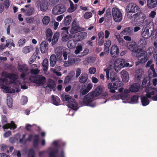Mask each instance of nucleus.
Segmentation results:
<instances>
[{"instance_id": "f257e3e1", "label": "nucleus", "mask_w": 157, "mask_h": 157, "mask_svg": "<svg viewBox=\"0 0 157 157\" xmlns=\"http://www.w3.org/2000/svg\"><path fill=\"white\" fill-rule=\"evenodd\" d=\"M125 11L127 16L129 19L137 21L140 20L141 22H143L146 16L141 11L140 9L136 4L130 3L126 6Z\"/></svg>"}, {"instance_id": "f03ea898", "label": "nucleus", "mask_w": 157, "mask_h": 157, "mask_svg": "<svg viewBox=\"0 0 157 157\" xmlns=\"http://www.w3.org/2000/svg\"><path fill=\"white\" fill-rule=\"evenodd\" d=\"M104 71L106 72L107 79L108 80L110 78L113 84V86L111 83H109L107 85L108 88L110 92L115 93L116 92L115 90L117 89V87H121L122 85V82L120 80L119 77L114 72H110L109 77V70L107 68L105 69Z\"/></svg>"}, {"instance_id": "7ed1b4c3", "label": "nucleus", "mask_w": 157, "mask_h": 157, "mask_svg": "<svg viewBox=\"0 0 157 157\" xmlns=\"http://www.w3.org/2000/svg\"><path fill=\"white\" fill-rule=\"evenodd\" d=\"M102 91V90L101 87H98L94 91L89 93L84 97L83 100V103L85 105L94 107L96 104L93 102V98L99 95Z\"/></svg>"}, {"instance_id": "20e7f679", "label": "nucleus", "mask_w": 157, "mask_h": 157, "mask_svg": "<svg viewBox=\"0 0 157 157\" xmlns=\"http://www.w3.org/2000/svg\"><path fill=\"white\" fill-rule=\"evenodd\" d=\"M126 47L131 51L136 53L137 57L143 56L145 54V52L142 48H140L135 42H128L126 44Z\"/></svg>"}, {"instance_id": "39448f33", "label": "nucleus", "mask_w": 157, "mask_h": 157, "mask_svg": "<svg viewBox=\"0 0 157 157\" xmlns=\"http://www.w3.org/2000/svg\"><path fill=\"white\" fill-rule=\"evenodd\" d=\"M2 124L3 125L2 128L4 129L10 128L14 130L17 127V125L14 122L12 121L10 123H7V120L6 117L4 115L2 116Z\"/></svg>"}, {"instance_id": "423d86ee", "label": "nucleus", "mask_w": 157, "mask_h": 157, "mask_svg": "<svg viewBox=\"0 0 157 157\" xmlns=\"http://www.w3.org/2000/svg\"><path fill=\"white\" fill-rule=\"evenodd\" d=\"M112 14L114 20L116 22H120L122 19V13L119 9L117 7L112 9Z\"/></svg>"}, {"instance_id": "0eeeda50", "label": "nucleus", "mask_w": 157, "mask_h": 157, "mask_svg": "<svg viewBox=\"0 0 157 157\" xmlns=\"http://www.w3.org/2000/svg\"><path fill=\"white\" fill-rule=\"evenodd\" d=\"M66 10L65 6L62 4H58L54 6L52 10V13L55 15L61 14Z\"/></svg>"}, {"instance_id": "6e6552de", "label": "nucleus", "mask_w": 157, "mask_h": 157, "mask_svg": "<svg viewBox=\"0 0 157 157\" xmlns=\"http://www.w3.org/2000/svg\"><path fill=\"white\" fill-rule=\"evenodd\" d=\"M17 68L18 71L21 73V78L22 79L24 80L25 76L29 73L28 67L26 64H19Z\"/></svg>"}, {"instance_id": "1a4fd4ad", "label": "nucleus", "mask_w": 157, "mask_h": 157, "mask_svg": "<svg viewBox=\"0 0 157 157\" xmlns=\"http://www.w3.org/2000/svg\"><path fill=\"white\" fill-rule=\"evenodd\" d=\"M68 27H63L61 29V36L62 37V40L63 42H66L69 39L73 38V35L68 34Z\"/></svg>"}, {"instance_id": "9d476101", "label": "nucleus", "mask_w": 157, "mask_h": 157, "mask_svg": "<svg viewBox=\"0 0 157 157\" xmlns=\"http://www.w3.org/2000/svg\"><path fill=\"white\" fill-rule=\"evenodd\" d=\"M157 34V32L156 30H153V32L151 31L149 32V29L148 27H146L143 30L141 33L142 36L146 39H148L151 36L153 37L156 36Z\"/></svg>"}, {"instance_id": "9b49d317", "label": "nucleus", "mask_w": 157, "mask_h": 157, "mask_svg": "<svg viewBox=\"0 0 157 157\" xmlns=\"http://www.w3.org/2000/svg\"><path fill=\"white\" fill-rule=\"evenodd\" d=\"M82 30V28L79 26V25L77 23L76 20L75 19L73 21L71 24V29L70 32L72 35Z\"/></svg>"}, {"instance_id": "f8f14e48", "label": "nucleus", "mask_w": 157, "mask_h": 157, "mask_svg": "<svg viewBox=\"0 0 157 157\" xmlns=\"http://www.w3.org/2000/svg\"><path fill=\"white\" fill-rule=\"evenodd\" d=\"M125 63L124 60L123 59H116L114 63L115 71L118 72V70H120L122 68H123Z\"/></svg>"}, {"instance_id": "ddd939ff", "label": "nucleus", "mask_w": 157, "mask_h": 157, "mask_svg": "<svg viewBox=\"0 0 157 157\" xmlns=\"http://www.w3.org/2000/svg\"><path fill=\"white\" fill-rule=\"evenodd\" d=\"M87 33L84 32H80L74 35H73V38H75L76 41H78L82 40L84 39L87 36Z\"/></svg>"}, {"instance_id": "4468645a", "label": "nucleus", "mask_w": 157, "mask_h": 157, "mask_svg": "<svg viewBox=\"0 0 157 157\" xmlns=\"http://www.w3.org/2000/svg\"><path fill=\"white\" fill-rule=\"evenodd\" d=\"M77 104L74 98L70 99L68 101L67 106L68 107L75 110H77L78 109Z\"/></svg>"}, {"instance_id": "2eb2a0df", "label": "nucleus", "mask_w": 157, "mask_h": 157, "mask_svg": "<svg viewBox=\"0 0 157 157\" xmlns=\"http://www.w3.org/2000/svg\"><path fill=\"white\" fill-rule=\"evenodd\" d=\"M119 53V49L116 45H113L110 49V54L112 57H116Z\"/></svg>"}, {"instance_id": "dca6fc26", "label": "nucleus", "mask_w": 157, "mask_h": 157, "mask_svg": "<svg viewBox=\"0 0 157 157\" xmlns=\"http://www.w3.org/2000/svg\"><path fill=\"white\" fill-rule=\"evenodd\" d=\"M46 81V78L42 75H37V80L36 84L40 85H44Z\"/></svg>"}, {"instance_id": "f3484780", "label": "nucleus", "mask_w": 157, "mask_h": 157, "mask_svg": "<svg viewBox=\"0 0 157 157\" xmlns=\"http://www.w3.org/2000/svg\"><path fill=\"white\" fill-rule=\"evenodd\" d=\"M48 45V42L45 41H44L41 42L40 46V48L42 53H44L47 51Z\"/></svg>"}, {"instance_id": "a211bd4d", "label": "nucleus", "mask_w": 157, "mask_h": 157, "mask_svg": "<svg viewBox=\"0 0 157 157\" xmlns=\"http://www.w3.org/2000/svg\"><path fill=\"white\" fill-rule=\"evenodd\" d=\"M154 64H151L148 71V76L149 78L155 77L157 76V74L154 68Z\"/></svg>"}, {"instance_id": "6ab92c4d", "label": "nucleus", "mask_w": 157, "mask_h": 157, "mask_svg": "<svg viewBox=\"0 0 157 157\" xmlns=\"http://www.w3.org/2000/svg\"><path fill=\"white\" fill-rule=\"evenodd\" d=\"M132 28L131 27H127L125 28L121 33L120 34L121 36L123 35H127L131 36L132 33Z\"/></svg>"}, {"instance_id": "aec40b11", "label": "nucleus", "mask_w": 157, "mask_h": 157, "mask_svg": "<svg viewBox=\"0 0 157 157\" xmlns=\"http://www.w3.org/2000/svg\"><path fill=\"white\" fill-rule=\"evenodd\" d=\"M56 84L54 80L52 79H49L48 80V83L47 86L45 87V90H48L49 91H52V90L53 89Z\"/></svg>"}, {"instance_id": "412c9836", "label": "nucleus", "mask_w": 157, "mask_h": 157, "mask_svg": "<svg viewBox=\"0 0 157 157\" xmlns=\"http://www.w3.org/2000/svg\"><path fill=\"white\" fill-rule=\"evenodd\" d=\"M140 88V84L138 83H135L130 86L129 89L132 92H136L139 91Z\"/></svg>"}, {"instance_id": "4be33fe9", "label": "nucleus", "mask_w": 157, "mask_h": 157, "mask_svg": "<svg viewBox=\"0 0 157 157\" xmlns=\"http://www.w3.org/2000/svg\"><path fill=\"white\" fill-rule=\"evenodd\" d=\"M121 75L122 80L124 82H126L128 81L129 75L126 71L122 70L121 72Z\"/></svg>"}, {"instance_id": "5701e85b", "label": "nucleus", "mask_w": 157, "mask_h": 157, "mask_svg": "<svg viewBox=\"0 0 157 157\" xmlns=\"http://www.w3.org/2000/svg\"><path fill=\"white\" fill-rule=\"evenodd\" d=\"M144 75V71L141 68L136 70V71L135 78L136 79L139 80H140Z\"/></svg>"}, {"instance_id": "b1692460", "label": "nucleus", "mask_w": 157, "mask_h": 157, "mask_svg": "<svg viewBox=\"0 0 157 157\" xmlns=\"http://www.w3.org/2000/svg\"><path fill=\"white\" fill-rule=\"evenodd\" d=\"M48 3L45 1H42L40 4V9L42 12L46 11L48 9Z\"/></svg>"}, {"instance_id": "393cba45", "label": "nucleus", "mask_w": 157, "mask_h": 157, "mask_svg": "<svg viewBox=\"0 0 157 157\" xmlns=\"http://www.w3.org/2000/svg\"><path fill=\"white\" fill-rule=\"evenodd\" d=\"M39 142V136L38 134H35L34 136L33 146L34 148H37Z\"/></svg>"}, {"instance_id": "a878e982", "label": "nucleus", "mask_w": 157, "mask_h": 157, "mask_svg": "<svg viewBox=\"0 0 157 157\" xmlns=\"http://www.w3.org/2000/svg\"><path fill=\"white\" fill-rule=\"evenodd\" d=\"M157 4V0H147V6L148 8L151 9L156 6Z\"/></svg>"}, {"instance_id": "bb28decb", "label": "nucleus", "mask_w": 157, "mask_h": 157, "mask_svg": "<svg viewBox=\"0 0 157 157\" xmlns=\"http://www.w3.org/2000/svg\"><path fill=\"white\" fill-rule=\"evenodd\" d=\"M52 30L50 29H48L46 32V39L50 42L52 40Z\"/></svg>"}, {"instance_id": "cd10ccee", "label": "nucleus", "mask_w": 157, "mask_h": 157, "mask_svg": "<svg viewBox=\"0 0 157 157\" xmlns=\"http://www.w3.org/2000/svg\"><path fill=\"white\" fill-rule=\"evenodd\" d=\"M88 78V75L86 74H82L79 78V81L81 83H84Z\"/></svg>"}, {"instance_id": "c85d7f7f", "label": "nucleus", "mask_w": 157, "mask_h": 157, "mask_svg": "<svg viewBox=\"0 0 157 157\" xmlns=\"http://www.w3.org/2000/svg\"><path fill=\"white\" fill-rule=\"evenodd\" d=\"M150 85V82L149 78H144L142 83V87L143 88H147Z\"/></svg>"}, {"instance_id": "c756f323", "label": "nucleus", "mask_w": 157, "mask_h": 157, "mask_svg": "<svg viewBox=\"0 0 157 157\" xmlns=\"http://www.w3.org/2000/svg\"><path fill=\"white\" fill-rule=\"evenodd\" d=\"M51 101L53 104L56 105H58L60 102L59 98L56 96L52 95Z\"/></svg>"}, {"instance_id": "7c9ffc66", "label": "nucleus", "mask_w": 157, "mask_h": 157, "mask_svg": "<svg viewBox=\"0 0 157 157\" xmlns=\"http://www.w3.org/2000/svg\"><path fill=\"white\" fill-rule=\"evenodd\" d=\"M56 57L55 55H52L50 58V64L52 67H54L56 62Z\"/></svg>"}, {"instance_id": "2f4dec72", "label": "nucleus", "mask_w": 157, "mask_h": 157, "mask_svg": "<svg viewBox=\"0 0 157 157\" xmlns=\"http://www.w3.org/2000/svg\"><path fill=\"white\" fill-rule=\"evenodd\" d=\"M59 150L57 149H53L48 153L49 157H57Z\"/></svg>"}, {"instance_id": "473e14b6", "label": "nucleus", "mask_w": 157, "mask_h": 157, "mask_svg": "<svg viewBox=\"0 0 157 157\" xmlns=\"http://www.w3.org/2000/svg\"><path fill=\"white\" fill-rule=\"evenodd\" d=\"M77 44L76 41H75L74 40H69L67 43V47L69 48H74L75 46V45Z\"/></svg>"}, {"instance_id": "72a5a7b5", "label": "nucleus", "mask_w": 157, "mask_h": 157, "mask_svg": "<svg viewBox=\"0 0 157 157\" xmlns=\"http://www.w3.org/2000/svg\"><path fill=\"white\" fill-rule=\"evenodd\" d=\"M141 102L143 106H146L149 103V101L145 96H141Z\"/></svg>"}, {"instance_id": "f704fd0d", "label": "nucleus", "mask_w": 157, "mask_h": 157, "mask_svg": "<svg viewBox=\"0 0 157 157\" xmlns=\"http://www.w3.org/2000/svg\"><path fill=\"white\" fill-rule=\"evenodd\" d=\"M7 77L10 79L11 80L12 82H13L17 80L18 78V76L17 75L13 73L9 74L8 75Z\"/></svg>"}, {"instance_id": "c9c22d12", "label": "nucleus", "mask_w": 157, "mask_h": 157, "mask_svg": "<svg viewBox=\"0 0 157 157\" xmlns=\"http://www.w3.org/2000/svg\"><path fill=\"white\" fill-rule=\"evenodd\" d=\"M72 17L69 15H67L64 17L63 20V24L66 26L69 25L71 21Z\"/></svg>"}, {"instance_id": "e433bc0d", "label": "nucleus", "mask_w": 157, "mask_h": 157, "mask_svg": "<svg viewBox=\"0 0 157 157\" xmlns=\"http://www.w3.org/2000/svg\"><path fill=\"white\" fill-rule=\"evenodd\" d=\"M75 73L73 72H71L69 75L66 76L64 81V83L65 84L68 83L70 80L72 79L73 75H74Z\"/></svg>"}, {"instance_id": "4c0bfd02", "label": "nucleus", "mask_w": 157, "mask_h": 157, "mask_svg": "<svg viewBox=\"0 0 157 157\" xmlns=\"http://www.w3.org/2000/svg\"><path fill=\"white\" fill-rule=\"evenodd\" d=\"M75 60L74 59H69L67 61H65L64 63L65 67H69L74 64L75 63Z\"/></svg>"}, {"instance_id": "58836bf2", "label": "nucleus", "mask_w": 157, "mask_h": 157, "mask_svg": "<svg viewBox=\"0 0 157 157\" xmlns=\"http://www.w3.org/2000/svg\"><path fill=\"white\" fill-rule=\"evenodd\" d=\"M148 59V57L146 56L141 58L140 59H138V61L136 62V65H138L140 63H144L147 61Z\"/></svg>"}, {"instance_id": "ea45409f", "label": "nucleus", "mask_w": 157, "mask_h": 157, "mask_svg": "<svg viewBox=\"0 0 157 157\" xmlns=\"http://www.w3.org/2000/svg\"><path fill=\"white\" fill-rule=\"evenodd\" d=\"M59 34L56 33H55L53 37L52 40V45L55 44L57 42L59 39Z\"/></svg>"}, {"instance_id": "a19ab883", "label": "nucleus", "mask_w": 157, "mask_h": 157, "mask_svg": "<svg viewBox=\"0 0 157 157\" xmlns=\"http://www.w3.org/2000/svg\"><path fill=\"white\" fill-rule=\"evenodd\" d=\"M48 60L47 59H45L43 61L42 66L43 67V70L44 71H46L48 69Z\"/></svg>"}, {"instance_id": "79ce46f5", "label": "nucleus", "mask_w": 157, "mask_h": 157, "mask_svg": "<svg viewBox=\"0 0 157 157\" xmlns=\"http://www.w3.org/2000/svg\"><path fill=\"white\" fill-rule=\"evenodd\" d=\"M9 148V146H7L6 145L2 144L0 145V148L1 149L5 152H6L7 153L9 152V151L8 150V148Z\"/></svg>"}, {"instance_id": "37998d69", "label": "nucleus", "mask_w": 157, "mask_h": 157, "mask_svg": "<svg viewBox=\"0 0 157 157\" xmlns=\"http://www.w3.org/2000/svg\"><path fill=\"white\" fill-rule=\"evenodd\" d=\"M50 20V17L48 16H44L42 19L43 24L44 25H47Z\"/></svg>"}, {"instance_id": "c03bdc74", "label": "nucleus", "mask_w": 157, "mask_h": 157, "mask_svg": "<svg viewBox=\"0 0 157 157\" xmlns=\"http://www.w3.org/2000/svg\"><path fill=\"white\" fill-rule=\"evenodd\" d=\"M34 12V8L33 7H32L27 10L26 13L27 15L30 16L33 14Z\"/></svg>"}, {"instance_id": "a18cd8bd", "label": "nucleus", "mask_w": 157, "mask_h": 157, "mask_svg": "<svg viewBox=\"0 0 157 157\" xmlns=\"http://www.w3.org/2000/svg\"><path fill=\"white\" fill-rule=\"evenodd\" d=\"M139 97L135 95L132 96L131 98V101L133 103H136L138 102Z\"/></svg>"}, {"instance_id": "49530a36", "label": "nucleus", "mask_w": 157, "mask_h": 157, "mask_svg": "<svg viewBox=\"0 0 157 157\" xmlns=\"http://www.w3.org/2000/svg\"><path fill=\"white\" fill-rule=\"evenodd\" d=\"M93 14L91 12H86L84 15V17L85 19H88L92 16Z\"/></svg>"}, {"instance_id": "de8ad7c7", "label": "nucleus", "mask_w": 157, "mask_h": 157, "mask_svg": "<svg viewBox=\"0 0 157 157\" xmlns=\"http://www.w3.org/2000/svg\"><path fill=\"white\" fill-rule=\"evenodd\" d=\"M25 41L26 40L25 39H21L18 41V45L19 47H22L25 44Z\"/></svg>"}, {"instance_id": "09e8293b", "label": "nucleus", "mask_w": 157, "mask_h": 157, "mask_svg": "<svg viewBox=\"0 0 157 157\" xmlns=\"http://www.w3.org/2000/svg\"><path fill=\"white\" fill-rule=\"evenodd\" d=\"M35 153L34 150L31 149L29 151L28 157H35Z\"/></svg>"}, {"instance_id": "8fccbe9b", "label": "nucleus", "mask_w": 157, "mask_h": 157, "mask_svg": "<svg viewBox=\"0 0 157 157\" xmlns=\"http://www.w3.org/2000/svg\"><path fill=\"white\" fill-rule=\"evenodd\" d=\"M59 0H49L48 3L49 5L52 6H54L57 4Z\"/></svg>"}, {"instance_id": "3c124183", "label": "nucleus", "mask_w": 157, "mask_h": 157, "mask_svg": "<svg viewBox=\"0 0 157 157\" xmlns=\"http://www.w3.org/2000/svg\"><path fill=\"white\" fill-rule=\"evenodd\" d=\"M31 51V48L29 46L25 47L22 50L23 52L24 53H27Z\"/></svg>"}, {"instance_id": "603ef678", "label": "nucleus", "mask_w": 157, "mask_h": 157, "mask_svg": "<svg viewBox=\"0 0 157 157\" xmlns=\"http://www.w3.org/2000/svg\"><path fill=\"white\" fill-rule=\"evenodd\" d=\"M82 50V47L81 45H78L76 48L75 53L76 54H79Z\"/></svg>"}, {"instance_id": "864d4df0", "label": "nucleus", "mask_w": 157, "mask_h": 157, "mask_svg": "<svg viewBox=\"0 0 157 157\" xmlns=\"http://www.w3.org/2000/svg\"><path fill=\"white\" fill-rule=\"evenodd\" d=\"M150 88H146L145 90V92L147 93L146 96L147 98H151V95H152L149 92V89Z\"/></svg>"}, {"instance_id": "5fc2aeb1", "label": "nucleus", "mask_w": 157, "mask_h": 157, "mask_svg": "<svg viewBox=\"0 0 157 157\" xmlns=\"http://www.w3.org/2000/svg\"><path fill=\"white\" fill-rule=\"evenodd\" d=\"M145 38H141L138 41V44L140 45H145L147 44V42L145 39Z\"/></svg>"}, {"instance_id": "6e6d98bb", "label": "nucleus", "mask_w": 157, "mask_h": 157, "mask_svg": "<svg viewBox=\"0 0 157 157\" xmlns=\"http://www.w3.org/2000/svg\"><path fill=\"white\" fill-rule=\"evenodd\" d=\"M129 95L124 94L123 93H121L120 95V97L122 100L127 99L128 98Z\"/></svg>"}, {"instance_id": "4d7b16f0", "label": "nucleus", "mask_w": 157, "mask_h": 157, "mask_svg": "<svg viewBox=\"0 0 157 157\" xmlns=\"http://www.w3.org/2000/svg\"><path fill=\"white\" fill-rule=\"evenodd\" d=\"M77 7H75L74 5L70 6V7L67 10V11L70 13L74 12L76 9Z\"/></svg>"}, {"instance_id": "13d9d810", "label": "nucleus", "mask_w": 157, "mask_h": 157, "mask_svg": "<svg viewBox=\"0 0 157 157\" xmlns=\"http://www.w3.org/2000/svg\"><path fill=\"white\" fill-rule=\"evenodd\" d=\"M29 80L32 82L36 83L37 80V75L33 76H31L29 77Z\"/></svg>"}, {"instance_id": "bf43d9fd", "label": "nucleus", "mask_w": 157, "mask_h": 157, "mask_svg": "<svg viewBox=\"0 0 157 157\" xmlns=\"http://www.w3.org/2000/svg\"><path fill=\"white\" fill-rule=\"evenodd\" d=\"M149 88H150L149 92L152 95H154L156 93L157 91L155 88H152L151 87H149Z\"/></svg>"}, {"instance_id": "052dcab7", "label": "nucleus", "mask_w": 157, "mask_h": 157, "mask_svg": "<svg viewBox=\"0 0 157 157\" xmlns=\"http://www.w3.org/2000/svg\"><path fill=\"white\" fill-rule=\"evenodd\" d=\"M60 48H57L55 50V52L56 54L58 56V57L59 56H62V50H59Z\"/></svg>"}, {"instance_id": "680f3d73", "label": "nucleus", "mask_w": 157, "mask_h": 157, "mask_svg": "<svg viewBox=\"0 0 157 157\" xmlns=\"http://www.w3.org/2000/svg\"><path fill=\"white\" fill-rule=\"evenodd\" d=\"M96 71V69L94 67H90L89 70V73L92 74H95Z\"/></svg>"}, {"instance_id": "e2e57ef3", "label": "nucleus", "mask_w": 157, "mask_h": 157, "mask_svg": "<svg viewBox=\"0 0 157 157\" xmlns=\"http://www.w3.org/2000/svg\"><path fill=\"white\" fill-rule=\"evenodd\" d=\"M40 71L37 69H32L30 71V73L33 75H36L39 73Z\"/></svg>"}, {"instance_id": "0e129e2a", "label": "nucleus", "mask_w": 157, "mask_h": 157, "mask_svg": "<svg viewBox=\"0 0 157 157\" xmlns=\"http://www.w3.org/2000/svg\"><path fill=\"white\" fill-rule=\"evenodd\" d=\"M156 15V12L155 11H151L149 14L148 16L151 18H154Z\"/></svg>"}, {"instance_id": "69168bd1", "label": "nucleus", "mask_w": 157, "mask_h": 157, "mask_svg": "<svg viewBox=\"0 0 157 157\" xmlns=\"http://www.w3.org/2000/svg\"><path fill=\"white\" fill-rule=\"evenodd\" d=\"M12 41H13V40L11 39L7 40L6 41V44L5 47H8L9 46H10L11 43L12 42Z\"/></svg>"}, {"instance_id": "338daca9", "label": "nucleus", "mask_w": 157, "mask_h": 157, "mask_svg": "<svg viewBox=\"0 0 157 157\" xmlns=\"http://www.w3.org/2000/svg\"><path fill=\"white\" fill-rule=\"evenodd\" d=\"M111 16V11L110 9H108L106 10V13L105 14V17H109Z\"/></svg>"}, {"instance_id": "774afa93", "label": "nucleus", "mask_w": 157, "mask_h": 157, "mask_svg": "<svg viewBox=\"0 0 157 157\" xmlns=\"http://www.w3.org/2000/svg\"><path fill=\"white\" fill-rule=\"evenodd\" d=\"M5 8L6 9L8 8L10 6L9 1V0H6L3 3Z\"/></svg>"}]
</instances>
